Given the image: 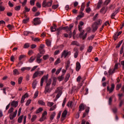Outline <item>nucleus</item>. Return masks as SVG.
Wrapping results in <instances>:
<instances>
[{"label":"nucleus","instance_id":"obj_1","mask_svg":"<svg viewBox=\"0 0 124 124\" xmlns=\"http://www.w3.org/2000/svg\"><path fill=\"white\" fill-rule=\"evenodd\" d=\"M62 93V88L61 87H59L58 89H57L55 93H54V95H56L55 100H57V99L60 98Z\"/></svg>","mask_w":124,"mask_h":124},{"label":"nucleus","instance_id":"obj_2","mask_svg":"<svg viewBox=\"0 0 124 124\" xmlns=\"http://www.w3.org/2000/svg\"><path fill=\"white\" fill-rule=\"evenodd\" d=\"M53 4V0H50L48 2H46V0H44L42 3L43 7H51Z\"/></svg>","mask_w":124,"mask_h":124},{"label":"nucleus","instance_id":"obj_3","mask_svg":"<svg viewBox=\"0 0 124 124\" xmlns=\"http://www.w3.org/2000/svg\"><path fill=\"white\" fill-rule=\"evenodd\" d=\"M73 28V25L72 24L70 25L69 27H68V26H66L62 28V29L65 30L67 32L70 31L69 33V35L70 36V38L72 36V33L71 32V29H72Z\"/></svg>","mask_w":124,"mask_h":124},{"label":"nucleus","instance_id":"obj_4","mask_svg":"<svg viewBox=\"0 0 124 124\" xmlns=\"http://www.w3.org/2000/svg\"><path fill=\"white\" fill-rule=\"evenodd\" d=\"M23 124H26V122L27 121V116H24V115H21L18 118V120H17L18 123H19V124H21V123H22V121H23Z\"/></svg>","mask_w":124,"mask_h":124},{"label":"nucleus","instance_id":"obj_5","mask_svg":"<svg viewBox=\"0 0 124 124\" xmlns=\"http://www.w3.org/2000/svg\"><path fill=\"white\" fill-rule=\"evenodd\" d=\"M43 74H44V72L43 71H36L34 73L33 75V78L34 79L38 76H41Z\"/></svg>","mask_w":124,"mask_h":124},{"label":"nucleus","instance_id":"obj_6","mask_svg":"<svg viewBox=\"0 0 124 124\" xmlns=\"http://www.w3.org/2000/svg\"><path fill=\"white\" fill-rule=\"evenodd\" d=\"M71 55V52L68 51L66 50H64L62 53V55L61 56V58H66L67 56H70Z\"/></svg>","mask_w":124,"mask_h":124},{"label":"nucleus","instance_id":"obj_7","mask_svg":"<svg viewBox=\"0 0 124 124\" xmlns=\"http://www.w3.org/2000/svg\"><path fill=\"white\" fill-rule=\"evenodd\" d=\"M79 31L80 32V33L79 34V37H80V38H82V39H85L88 34L87 33H85V31L82 30V29L80 31ZM84 33L85 34L84 35Z\"/></svg>","mask_w":124,"mask_h":124},{"label":"nucleus","instance_id":"obj_8","mask_svg":"<svg viewBox=\"0 0 124 124\" xmlns=\"http://www.w3.org/2000/svg\"><path fill=\"white\" fill-rule=\"evenodd\" d=\"M47 117V111H45L42 114V118L40 119V122H43L46 120Z\"/></svg>","mask_w":124,"mask_h":124},{"label":"nucleus","instance_id":"obj_9","mask_svg":"<svg viewBox=\"0 0 124 124\" xmlns=\"http://www.w3.org/2000/svg\"><path fill=\"white\" fill-rule=\"evenodd\" d=\"M40 23V18H39V17H36L34 19L33 24L34 26H37V25H39Z\"/></svg>","mask_w":124,"mask_h":124},{"label":"nucleus","instance_id":"obj_10","mask_svg":"<svg viewBox=\"0 0 124 124\" xmlns=\"http://www.w3.org/2000/svg\"><path fill=\"white\" fill-rule=\"evenodd\" d=\"M48 77H49V75H46V76H44L42 78L41 80V84H40L41 87H42V86H43V82L44 80H46V81H47V80H48Z\"/></svg>","mask_w":124,"mask_h":124},{"label":"nucleus","instance_id":"obj_11","mask_svg":"<svg viewBox=\"0 0 124 124\" xmlns=\"http://www.w3.org/2000/svg\"><path fill=\"white\" fill-rule=\"evenodd\" d=\"M66 115H67V110L66 109H65L62 114V121H64V120H65V118H66Z\"/></svg>","mask_w":124,"mask_h":124},{"label":"nucleus","instance_id":"obj_12","mask_svg":"<svg viewBox=\"0 0 124 124\" xmlns=\"http://www.w3.org/2000/svg\"><path fill=\"white\" fill-rule=\"evenodd\" d=\"M114 89H115V85L111 84V88H109V86L107 87V92H109V93H113V91H114Z\"/></svg>","mask_w":124,"mask_h":124},{"label":"nucleus","instance_id":"obj_13","mask_svg":"<svg viewBox=\"0 0 124 124\" xmlns=\"http://www.w3.org/2000/svg\"><path fill=\"white\" fill-rule=\"evenodd\" d=\"M17 113H18V110L16 109L15 112L10 115V119L12 120L14 119L17 116Z\"/></svg>","mask_w":124,"mask_h":124},{"label":"nucleus","instance_id":"obj_14","mask_svg":"<svg viewBox=\"0 0 124 124\" xmlns=\"http://www.w3.org/2000/svg\"><path fill=\"white\" fill-rule=\"evenodd\" d=\"M27 97H29V94L28 93H25L23 96H22L21 100V103H24V101H25V99L27 98Z\"/></svg>","mask_w":124,"mask_h":124},{"label":"nucleus","instance_id":"obj_15","mask_svg":"<svg viewBox=\"0 0 124 124\" xmlns=\"http://www.w3.org/2000/svg\"><path fill=\"white\" fill-rule=\"evenodd\" d=\"M98 26L97 25V22H95L92 26V29L93 30V31H95L97 30V28H98Z\"/></svg>","mask_w":124,"mask_h":124},{"label":"nucleus","instance_id":"obj_16","mask_svg":"<svg viewBox=\"0 0 124 124\" xmlns=\"http://www.w3.org/2000/svg\"><path fill=\"white\" fill-rule=\"evenodd\" d=\"M81 69V64L79 62H77L76 66V71H79Z\"/></svg>","mask_w":124,"mask_h":124},{"label":"nucleus","instance_id":"obj_17","mask_svg":"<svg viewBox=\"0 0 124 124\" xmlns=\"http://www.w3.org/2000/svg\"><path fill=\"white\" fill-rule=\"evenodd\" d=\"M11 106H12V107H14V108H16V107L18 106V102L16 101H13L11 103Z\"/></svg>","mask_w":124,"mask_h":124},{"label":"nucleus","instance_id":"obj_18","mask_svg":"<svg viewBox=\"0 0 124 124\" xmlns=\"http://www.w3.org/2000/svg\"><path fill=\"white\" fill-rule=\"evenodd\" d=\"M74 52H75V53H74V58L76 59L77 57H78V48H75L74 49Z\"/></svg>","mask_w":124,"mask_h":124},{"label":"nucleus","instance_id":"obj_19","mask_svg":"<svg viewBox=\"0 0 124 124\" xmlns=\"http://www.w3.org/2000/svg\"><path fill=\"white\" fill-rule=\"evenodd\" d=\"M82 26H84V22L80 21L78 26V31H81V30L83 29V27H82Z\"/></svg>","mask_w":124,"mask_h":124},{"label":"nucleus","instance_id":"obj_20","mask_svg":"<svg viewBox=\"0 0 124 124\" xmlns=\"http://www.w3.org/2000/svg\"><path fill=\"white\" fill-rule=\"evenodd\" d=\"M107 11V7H103L101 10H100V13L102 14H105Z\"/></svg>","mask_w":124,"mask_h":124},{"label":"nucleus","instance_id":"obj_21","mask_svg":"<svg viewBox=\"0 0 124 124\" xmlns=\"http://www.w3.org/2000/svg\"><path fill=\"white\" fill-rule=\"evenodd\" d=\"M47 93H51V91L50 90V88L49 87V86H46L44 93H45V94H46Z\"/></svg>","mask_w":124,"mask_h":124},{"label":"nucleus","instance_id":"obj_22","mask_svg":"<svg viewBox=\"0 0 124 124\" xmlns=\"http://www.w3.org/2000/svg\"><path fill=\"white\" fill-rule=\"evenodd\" d=\"M120 11V10H119V9L116 10V11L111 15V18H112V19H114V17H115V16H116V14Z\"/></svg>","mask_w":124,"mask_h":124},{"label":"nucleus","instance_id":"obj_23","mask_svg":"<svg viewBox=\"0 0 124 124\" xmlns=\"http://www.w3.org/2000/svg\"><path fill=\"white\" fill-rule=\"evenodd\" d=\"M20 70L21 71H26V70H27L29 71V70H31V67H23L21 68Z\"/></svg>","mask_w":124,"mask_h":124},{"label":"nucleus","instance_id":"obj_24","mask_svg":"<svg viewBox=\"0 0 124 124\" xmlns=\"http://www.w3.org/2000/svg\"><path fill=\"white\" fill-rule=\"evenodd\" d=\"M13 74H14V75H16V76L19 75H20V72H19V71L18 70V69H15L13 70Z\"/></svg>","mask_w":124,"mask_h":124},{"label":"nucleus","instance_id":"obj_25","mask_svg":"<svg viewBox=\"0 0 124 124\" xmlns=\"http://www.w3.org/2000/svg\"><path fill=\"white\" fill-rule=\"evenodd\" d=\"M63 76H64V74H62L61 76L58 77V81H59L60 82L62 81L63 79L64 78V77H63Z\"/></svg>","mask_w":124,"mask_h":124},{"label":"nucleus","instance_id":"obj_26","mask_svg":"<svg viewBox=\"0 0 124 124\" xmlns=\"http://www.w3.org/2000/svg\"><path fill=\"white\" fill-rule=\"evenodd\" d=\"M67 106H68V107H69V108H72V107H73V102L71 101H69L67 103Z\"/></svg>","mask_w":124,"mask_h":124},{"label":"nucleus","instance_id":"obj_27","mask_svg":"<svg viewBox=\"0 0 124 124\" xmlns=\"http://www.w3.org/2000/svg\"><path fill=\"white\" fill-rule=\"evenodd\" d=\"M36 85H37V81L34 80L32 84V87L33 89H35L36 88Z\"/></svg>","mask_w":124,"mask_h":124},{"label":"nucleus","instance_id":"obj_28","mask_svg":"<svg viewBox=\"0 0 124 124\" xmlns=\"http://www.w3.org/2000/svg\"><path fill=\"white\" fill-rule=\"evenodd\" d=\"M85 109V106L83 104H81L79 107V111H84Z\"/></svg>","mask_w":124,"mask_h":124},{"label":"nucleus","instance_id":"obj_29","mask_svg":"<svg viewBox=\"0 0 124 124\" xmlns=\"http://www.w3.org/2000/svg\"><path fill=\"white\" fill-rule=\"evenodd\" d=\"M56 28H57V26L56 25H54L53 27H51L50 31L51 32H54V31H57V29H56Z\"/></svg>","mask_w":124,"mask_h":124},{"label":"nucleus","instance_id":"obj_30","mask_svg":"<svg viewBox=\"0 0 124 124\" xmlns=\"http://www.w3.org/2000/svg\"><path fill=\"white\" fill-rule=\"evenodd\" d=\"M35 56L31 57L29 60V62H33L35 60Z\"/></svg>","mask_w":124,"mask_h":124},{"label":"nucleus","instance_id":"obj_31","mask_svg":"<svg viewBox=\"0 0 124 124\" xmlns=\"http://www.w3.org/2000/svg\"><path fill=\"white\" fill-rule=\"evenodd\" d=\"M55 116H56V112H53L51 113V115L50 117V120L51 121L54 120V118H55Z\"/></svg>","mask_w":124,"mask_h":124},{"label":"nucleus","instance_id":"obj_32","mask_svg":"<svg viewBox=\"0 0 124 124\" xmlns=\"http://www.w3.org/2000/svg\"><path fill=\"white\" fill-rule=\"evenodd\" d=\"M70 77V74H67L66 75V77L65 78V82H67L68 80H69V78Z\"/></svg>","mask_w":124,"mask_h":124},{"label":"nucleus","instance_id":"obj_33","mask_svg":"<svg viewBox=\"0 0 124 124\" xmlns=\"http://www.w3.org/2000/svg\"><path fill=\"white\" fill-rule=\"evenodd\" d=\"M56 84H57V78H53V81L52 84V87H55V86H56Z\"/></svg>","mask_w":124,"mask_h":124},{"label":"nucleus","instance_id":"obj_34","mask_svg":"<svg viewBox=\"0 0 124 124\" xmlns=\"http://www.w3.org/2000/svg\"><path fill=\"white\" fill-rule=\"evenodd\" d=\"M102 4V0H99V2H98V4L97 6V8H100V7L101 6Z\"/></svg>","mask_w":124,"mask_h":124},{"label":"nucleus","instance_id":"obj_35","mask_svg":"<svg viewBox=\"0 0 124 124\" xmlns=\"http://www.w3.org/2000/svg\"><path fill=\"white\" fill-rule=\"evenodd\" d=\"M42 59H40L39 58V57H37L36 59V62H37V63H41V62H42Z\"/></svg>","mask_w":124,"mask_h":124},{"label":"nucleus","instance_id":"obj_36","mask_svg":"<svg viewBox=\"0 0 124 124\" xmlns=\"http://www.w3.org/2000/svg\"><path fill=\"white\" fill-rule=\"evenodd\" d=\"M19 2L22 4V6H25V5L27 4V0H24L23 2H22L20 0H19Z\"/></svg>","mask_w":124,"mask_h":124},{"label":"nucleus","instance_id":"obj_37","mask_svg":"<svg viewBox=\"0 0 124 124\" xmlns=\"http://www.w3.org/2000/svg\"><path fill=\"white\" fill-rule=\"evenodd\" d=\"M38 104H39L40 105H42L43 106H44L45 105V102H44L42 100H39L38 102Z\"/></svg>","mask_w":124,"mask_h":124},{"label":"nucleus","instance_id":"obj_38","mask_svg":"<svg viewBox=\"0 0 124 124\" xmlns=\"http://www.w3.org/2000/svg\"><path fill=\"white\" fill-rule=\"evenodd\" d=\"M42 111H43V108H40L36 111V114H39V113H41Z\"/></svg>","mask_w":124,"mask_h":124},{"label":"nucleus","instance_id":"obj_39","mask_svg":"<svg viewBox=\"0 0 124 124\" xmlns=\"http://www.w3.org/2000/svg\"><path fill=\"white\" fill-rule=\"evenodd\" d=\"M85 16V15L83 12H80V14L78 16V18H83Z\"/></svg>","mask_w":124,"mask_h":124},{"label":"nucleus","instance_id":"obj_40","mask_svg":"<svg viewBox=\"0 0 124 124\" xmlns=\"http://www.w3.org/2000/svg\"><path fill=\"white\" fill-rule=\"evenodd\" d=\"M53 105H54V103L53 102H48L47 103V106H48V107H52Z\"/></svg>","mask_w":124,"mask_h":124},{"label":"nucleus","instance_id":"obj_41","mask_svg":"<svg viewBox=\"0 0 124 124\" xmlns=\"http://www.w3.org/2000/svg\"><path fill=\"white\" fill-rule=\"evenodd\" d=\"M59 63H61V59L58 58L55 62V65H57V64H59Z\"/></svg>","mask_w":124,"mask_h":124},{"label":"nucleus","instance_id":"obj_42","mask_svg":"<svg viewBox=\"0 0 124 124\" xmlns=\"http://www.w3.org/2000/svg\"><path fill=\"white\" fill-rule=\"evenodd\" d=\"M24 35H29V34H32V32H29L28 31H25L24 32Z\"/></svg>","mask_w":124,"mask_h":124},{"label":"nucleus","instance_id":"obj_43","mask_svg":"<svg viewBox=\"0 0 124 124\" xmlns=\"http://www.w3.org/2000/svg\"><path fill=\"white\" fill-rule=\"evenodd\" d=\"M45 47V46L44 45H41L39 47V51L40 52H42V50H43V48Z\"/></svg>","mask_w":124,"mask_h":124},{"label":"nucleus","instance_id":"obj_44","mask_svg":"<svg viewBox=\"0 0 124 124\" xmlns=\"http://www.w3.org/2000/svg\"><path fill=\"white\" fill-rule=\"evenodd\" d=\"M123 43V40H121V41H120L118 44H117V45L116 46V48H120V47L122 45V44Z\"/></svg>","mask_w":124,"mask_h":124},{"label":"nucleus","instance_id":"obj_45","mask_svg":"<svg viewBox=\"0 0 124 124\" xmlns=\"http://www.w3.org/2000/svg\"><path fill=\"white\" fill-rule=\"evenodd\" d=\"M92 50H93V46H90L88 49L87 52H88V53H91V52H92Z\"/></svg>","mask_w":124,"mask_h":124},{"label":"nucleus","instance_id":"obj_46","mask_svg":"<svg viewBox=\"0 0 124 124\" xmlns=\"http://www.w3.org/2000/svg\"><path fill=\"white\" fill-rule=\"evenodd\" d=\"M24 58H26V55H21L19 57V61H22Z\"/></svg>","mask_w":124,"mask_h":124},{"label":"nucleus","instance_id":"obj_47","mask_svg":"<svg viewBox=\"0 0 124 124\" xmlns=\"http://www.w3.org/2000/svg\"><path fill=\"white\" fill-rule=\"evenodd\" d=\"M69 66H70V61H68L66 63V69H67Z\"/></svg>","mask_w":124,"mask_h":124},{"label":"nucleus","instance_id":"obj_48","mask_svg":"<svg viewBox=\"0 0 124 124\" xmlns=\"http://www.w3.org/2000/svg\"><path fill=\"white\" fill-rule=\"evenodd\" d=\"M57 108V106L54 105L49 108V111H54Z\"/></svg>","mask_w":124,"mask_h":124},{"label":"nucleus","instance_id":"obj_49","mask_svg":"<svg viewBox=\"0 0 124 124\" xmlns=\"http://www.w3.org/2000/svg\"><path fill=\"white\" fill-rule=\"evenodd\" d=\"M51 79H49L48 81H46V86H47V87H49V86H50V85H51Z\"/></svg>","mask_w":124,"mask_h":124},{"label":"nucleus","instance_id":"obj_50","mask_svg":"<svg viewBox=\"0 0 124 124\" xmlns=\"http://www.w3.org/2000/svg\"><path fill=\"white\" fill-rule=\"evenodd\" d=\"M115 73V69H114L113 70L110 69L108 71V73L109 74H113V73Z\"/></svg>","mask_w":124,"mask_h":124},{"label":"nucleus","instance_id":"obj_51","mask_svg":"<svg viewBox=\"0 0 124 124\" xmlns=\"http://www.w3.org/2000/svg\"><path fill=\"white\" fill-rule=\"evenodd\" d=\"M43 60H44L45 61L46 60H47V59H49V55H44L43 57Z\"/></svg>","mask_w":124,"mask_h":124},{"label":"nucleus","instance_id":"obj_52","mask_svg":"<svg viewBox=\"0 0 124 124\" xmlns=\"http://www.w3.org/2000/svg\"><path fill=\"white\" fill-rule=\"evenodd\" d=\"M81 11H84V9H85V3H83L81 6Z\"/></svg>","mask_w":124,"mask_h":124},{"label":"nucleus","instance_id":"obj_53","mask_svg":"<svg viewBox=\"0 0 124 124\" xmlns=\"http://www.w3.org/2000/svg\"><path fill=\"white\" fill-rule=\"evenodd\" d=\"M36 0H30V4L31 5L33 6L34 5V2H35V1Z\"/></svg>","mask_w":124,"mask_h":124},{"label":"nucleus","instance_id":"obj_54","mask_svg":"<svg viewBox=\"0 0 124 124\" xmlns=\"http://www.w3.org/2000/svg\"><path fill=\"white\" fill-rule=\"evenodd\" d=\"M28 54L29 56H31V55L33 54V51H32V50H29Z\"/></svg>","mask_w":124,"mask_h":124},{"label":"nucleus","instance_id":"obj_55","mask_svg":"<svg viewBox=\"0 0 124 124\" xmlns=\"http://www.w3.org/2000/svg\"><path fill=\"white\" fill-rule=\"evenodd\" d=\"M51 43H52L51 41L46 40V44L47 46H51Z\"/></svg>","mask_w":124,"mask_h":124},{"label":"nucleus","instance_id":"obj_56","mask_svg":"<svg viewBox=\"0 0 124 124\" xmlns=\"http://www.w3.org/2000/svg\"><path fill=\"white\" fill-rule=\"evenodd\" d=\"M36 119V115H33L31 119V122H34V121H35Z\"/></svg>","mask_w":124,"mask_h":124},{"label":"nucleus","instance_id":"obj_57","mask_svg":"<svg viewBox=\"0 0 124 124\" xmlns=\"http://www.w3.org/2000/svg\"><path fill=\"white\" fill-rule=\"evenodd\" d=\"M13 111H14V108L13 107H11L8 111V113H12Z\"/></svg>","mask_w":124,"mask_h":124},{"label":"nucleus","instance_id":"obj_58","mask_svg":"<svg viewBox=\"0 0 124 124\" xmlns=\"http://www.w3.org/2000/svg\"><path fill=\"white\" fill-rule=\"evenodd\" d=\"M110 1H111V0H106L104 2L105 5H108V4H109Z\"/></svg>","mask_w":124,"mask_h":124},{"label":"nucleus","instance_id":"obj_59","mask_svg":"<svg viewBox=\"0 0 124 124\" xmlns=\"http://www.w3.org/2000/svg\"><path fill=\"white\" fill-rule=\"evenodd\" d=\"M61 115H62V111H60L58 115H57V120H59V119H60V118H61Z\"/></svg>","mask_w":124,"mask_h":124},{"label":"nucleus","instance_id":"obj_60","mask_svg":"<svg viewBox=\"0 0 124 124\" xmlns=\"http://www.w3.org/2000/svg\"><path fill=\"white\" fill-rule=\"evenodd\" d=\"M18 84H21L22 83V81H23V77H21L18 78Z\"/></svg>","mask_w":124,"mask_h":124},{"label":"nucleus","instance_id":"obj_61","mask_svg":"<svg viewBox=\"0 0 124 124\" xmlns=\"http://www.w3.org/2000/svg\"><path fill=\"white\" fill-rule=\"evenodd\" d=\"M30 47V44L27 43L24 45V48L27 49V48H29Z\"/></svg>","mask_w":124,"mask_h":124},{"label":"nucleus","instance_id":"obj_62","mask_svg":"<svg viewBox=\"0 0 124 124\" xmlns=\"http://www.w3.org/2000/svg\"><path fill=\"white\" fill-rule=\"evenodd\" d=\"M38 96V91H36L34 94V98H36Z\"/></svg>","mask_w":124,"mask_h":124},{"label":"nucleus","instance_id":"obj_63","mask_svg":"<svg viewBox=\"0 0 124 124\" xmlns=\"http://www.w3.org/2000/svg\"><path fill=\"white\" fill-rule=\"evenodd\" d=\"M7 28L9 30H12V29H13V26L9 24L7 25Z\"/></svg>","mask_w":124,"mask_h":124},{"label":"nucleus","instance_id":"obj_64","mask_svg":"<svg viewBox=\"0 0 124 124\" xmlns=\"http://www.w3.org/2000/svg\"><path fill=\"white\" fill-rule=\"evenodd\" d=\"M52 7L53 9H57L59 7V5H53Z\"/></svg>","mask_w":124,"mask_h":124}]
</instances>
